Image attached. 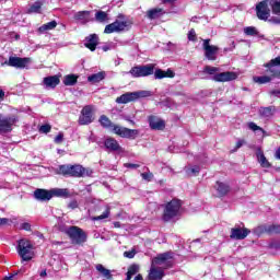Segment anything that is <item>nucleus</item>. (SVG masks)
Returning a JSON list of instances; mask_svg holds the SVG:
<instances>
[{
  "mask_svg": "<svg viewBox=\"0 0 280 280\" xmlns=\"http://www.w3.org/2000/svg\"><path fill=\"white\" fill-rule=\"evenodd\" d=\"M187 176H198L200 174V166L198 165H188L185 167Z\"/></svg>",
  "mask_w": 280,
  "mask_h": 280,
  "instance_id": "obj_32",
  "label": "nucleus"
},
{
  "mask_svg": "<svg viewBox=\"0 0 280 280\" xmlns=\"http://www.w3.org/2000/svg\"><path fill=\"white\" fill-rule=\"evenodd\" d=\"M52 172L59 176H70L72 178H82L86 176V168L80 164H62L57 168H52Z\"/></svg>",
  "mask_w": 280,
  "mask_h": 280,
  "instance_id": "obj_3",
  "label": "nucleus"
},
{
  "mask_svg": "<svg viewBox=\"0 0 280 280\" xmlns=\"http://www.w3.org/2000/svg\"><path fill=\"white\" fill-rule=\"evenodd\" d=\"M3 97H5V92H3V90H0V100H3Z\"/></svg>",
  "mask_w": 280,
  "mask_h": 280,
  "instance_id": "obj_59",
  "label": "nucleus"
},
{
  "mask_svg": "<svg viewBox=\"0 0 280 280\" xmlns=\"http://www.w3.org/2000/svg\"><path fill=\"white\" fill-rule=\"evenodd\" d=\"M127 73H130L132 78H148V75H152L154 73V65L136 66Z\"/></svg>",
  "mask_w": 280,
  "mask_h": 280,
  "instance_id": "obj_10",
  "label": "nucleus"
},
{
  "mask_svg": "<svg viewBox=\"0 0 280 280\" xmlns=\"http://www.w3.org/2000/svg\"><path fill=\"white\" fill-rule=\"evenodd\" d=\"M147 16L151 21L159 19V16H163V9H151L147 12Z\"/></svg>",
  "mask_w": 280,
  "mask_h": 280,
  "instance_id": "obj_33",
  "label": "nucleus"
},
{
  "mask_svg": "<svg viewBox=\"0 0 280 280\" xmlns=\"http://www.w3.org/2000/svg\"><path fill=\"white\" fill-rule=\"evenodd\" d=\"M244 34H246V36H257L259 32H257L255 26H247L244 28Z\"/></svg>",
  "mask_w": 280,
  "mask_h": 280,
  "instance_id": "obj_38",
  "label": "nucleus"
},
{
  "mask_svg": "<svg viewBox=\"0 0 280 280\" xmlns=\"http://www.w3.org/2000/svg\"><path fill=\"white\" fill-rule=\"evenodd\" d=\"M271 95H275V97H280V90L271 91Z\"/></svg>",
  "mask_w": 280,
  "mask_h": 280,
  "instance_id": "obj_56",
  "label": "nucleus"
},
{
  "mask_svg": "<svg viewBox=\"0 0 280 280\" xmlns=\"http://www.w3.org/2000/svg\"><path fill=\"white\" fill-rule=\"evenodd\" d=\"M60 84V78L58 75L45 77L43 79V85L45 89H56Z\"/></svg>",
  "mask_w": 280,
  "mask_h": 280,
  "instance_id": "obj_20",
  "label": "nucleus"
},
{
  "mask_svg": "<svg viewBox=\"0 0 280 280\" xmlns=\"http://www.w3.org/2000/svg\"><path fill=\"white\" fill-rule=\"evenodd\" d=\"M212 80L214 82H233V80H237V73L231 71L217 73L212 77Z\"/></svg>",
  "mask_w": 280,
  "mask_h": 280,
  "instance_id": "obj_16",
  "label": "nucleus"
},
{
  "mask_svg": "<svg viewBox=\"0 0 280 280\" xmlns=\"http://www.w3.org/2000/svg\"><path fill=\"white\" fill-rule=\"evenodd\" d=\"M125 167L129 170H137L139 167V164L126 163Z\"/></svg>",
  "mask_w": 280,
  "mask_h": 280,
  "instance_id": "obj_53",
  "label": "nucleus"
},
{
  "mask_svg": "<svg viewBox=\"0 0 280 280\" xmlns=\"http://www.w3.org/2000/svg\"><path fill=\"white\" fill-rule=\"evenodd\" d=\"M104 148L106 152H116L117 154H124V148L119 145V141H117L115 138H105Z\"/></svg>",
  "mask_w": 280,
  "mask_h": 280,
  "instance_id": "obj_12",
  "label": "nucleus"
},
{
  "mask_svg": "<svg viewBox=\"0 0 280 280\" xmlns=\"http://www.w3.org/2000/svg\"><path fill=\"white\" fill-rule=\"evenodd\" d=\"M133 280H143V276L138 275V276H136V277H135V279H133Z\"/></svg>",
  "mask_w": 280,
  "mask_h": 280,
  "instance_id": "obj_60",
  "label": "nucleus"
},
{
  "mask_svg": "<svg viewBox=\"0 0 280 280\" xmlns=\"http://www.w3.org/2000/svg\"><path fill=\"white\" fill-rule=\"evenodd\" d=\"M275 78H279V77L273 75V73H268V70H266L265 75L254 77V82H256L257 84H268V82H272Z\"/></svg>",
  "mask_w": 280,
  "mask_h": 280,
  "instance_id": "obj_24",
  "label": "nucleus"
},
{
  "mask_svg": "<svg viewBox=\"0 0 280 280\" xmlns=\"http://www.w3.org/2000/svg\"><path fill=\"white\" fill-rule=\"evenodd\" d=\"M137 272H139V265H131L127 271V273H129V276H131V277H135V275H137Z\"/></svg>",
  "mask_w": 280,
  "mask_h": 280,
  "instance_id": "obj_41",
  "label": "nucleus"
},
{
  "mask_svg": "<svg viewBox=\"0 0 280 280\" xmlns=\"http://www.w3.org/2000/svg\"><path fill=\"white\" fill-rule=\"evenodd\" d=\"M256 155L261 167H270V162H268V160L266 159V155H264V151L258 150Z\"/></svg>",
  "mask_w": 280,
  "mask_h": 280,
  "instance_id": "obj_34",
  "label": "nucleus"
},
{
  "mask_svg": "<svg viewBox=\"0 0 280 280\" xmlns=\"http://www.w3.org/2000/svg\"><path fill=\"white\" fill-rule=\"evenodd\" d=\"M32 62V59L24 57H9V60L4 62L8 67H14L15 69H25Z\"/></svg>",
  "mask_w": 280,
  "mask_h": 280,
  "instance_id": "obj_13",
  "label": "nucleus"
},
{
  "mask_svg": "<svg viewBox=\"0 0 280 280\" xmlns=\"http://www.w3.org/2000/svg\"><path fill=\"white\" fill-rule=\"evenodd\" d=\"M176 0H163V3H174Z\"/></svg>",
  "mask_w": 280,
  "mask_h": 280,
  "instance_id": "obj_62",
  "label": "nucleus"
},
{
  "mask_svg": "<svg viewBox=\"0 0 280 280\" xmlns=\"http://www.w3.org/2000/svg\"><path fill=\"white\" fill-rule=\"evenodd\" d=\"M39 276L40 277H47V271L46 270L40 271Z\"/></svg>",
  "mask_w": 280,
  "mask_h": 280,
  "instance_id": "obj_61",
  "label": "nucleus"
},
{
  "mask_svg": "<svg viewBox=\"0 0 280 280\" xmlns=\"http://www.w3.org/2000/svg\"><path fill=\"white\" fill-rule=\"evenodd\" d=\"M218 71H220V69L217 67L206 66L203 68V73H208L209 75H215Z\"/></svg>",
  "mask_w": 280,
  "mask_h": 280,
  "instance_id": "obj_40",
  "label": "nucleus"
},
{
  "mask_svg": "<svg viewBox=\"0 0 280 280\" xmlns=\"http://www.w3.org/2000/svg\"><path fill=\"white\" fill-rule=\"evenodd\" d=\"M271 9L273 14L280 16V2L278 0H271Z\"/></svg>",
  "mask_w": 280,
  "mask_h": 280,
  "instance_id": "obj_39",
  "label": "nucleus"
},
{
  "mask_svg": "<svg viewBox=\"0 0 280 280\" xmlns=\"http://www.w3.org/2000/svg\"><path fill=\"white\" fill-rule=\"evenodd\" d=\"M103 51H109V49H112L110 45H105L102 47Z\"/></svg>",
  "mask_w": 280,
  "mask_h": 280,
  "instance_id": "obj_58",
  "label": "nucleus"
},
{
  "mask_svg": "<svg viewBox=\"0 0 280 280\" xmlns=\"http://www.w3.org/2000/svg\"><path fill=\"white\" fill-rule=\"evenodd\" d=\"M39 132H43L44 135H47L48 132H51V125L40 126Z\"/></svg>",
  "mask_w": 280,
  "mask_h": 280,
  "instance_id": "obj_46",
  "label": "nucleus"
},
{
  "mask_svg": "<svg viewBox=\"0 0 280 280\" xmlns=\"http://www.w3.org/2000/svg\"><path fill=\"white\" fill-rule=\"evenodd\" d=\"M58 26V22H56L55 20L51 21V22H48L44 25H42L39 28H38V32H40L42 34L45 33V32H49L51 30H56V27Z\"/></svg>",
  "mask_w": 280,
  "mask_h": 280,
  "instance_id": "obj_31",
  "label": "nucleus"
},
{
  "mask_svg": "<svg viewBox=\"0 0 280 280\" xmlns=\"http://www.w3.org/2000/svg\"><path fill=\"white\" fill-rule=\"evenodd\" d=\"M250 231L248 229L234 228L231 230V240H246Z\"/></svg>",
  "mask_w": 280,
  "mask_h": 280,
  "instance_id": "obj_19",
  "label": "nucleus"
},
{
  "mask_svg": "<svg viewBox=\"0 0 280 280\" xmlns=\"http://www.w3.org/2000/svg\"><path fill=\"white\" fill-rule=\"evenodd\" d=\"M74 21H79L82 25H86L91 21V11H79L74 13Z\"/></svg>",
  "mask_w": 280,
  "mask_h": 280,
  "instance_id": "obj_23",
  "label": "nucleus"
},
{
  "mask_svg": "<svg viewBox=\"0 0 280 280\" xmlns=\"http://www.w3.org/2000/svg\"><path fill=\"white\" fill-rule=\"evenodd\" d=\"M276 113H277V107L275 106L261 107L259 109L260 116L265 118L272 117Z\"/></svg>",
  "mask_w": 280,
  "mask_h": 280,
  "instance_id": "obj_27",
  "label": "nucleus"
},
{
  "mask_svg": "<svg viewBox=\"0 0 280 280\" xmlns=\"http://www.w3.org/2000/svg\"><path fill=\"white\" fill-rule=\"evenodd\" d=\"M78 82V77L74 74H68L63 79V84L66 86H73V84H77Z\"/></svg>",
  "mask_w": 280,
  "mask_h": 280,
  "instance_id": "obj_35",
  "label": "nucleus"
},
{
  "mask_svg": "<svg viewBox=\"0 0 280 280\" xmlns=\"http://www.w3.org/2000/svg\"><path fill=\"white\" fill-rule=\"evenodd\" d=\"M125 121H128L131 124V126H135V120L130 119L129 116H125Z\"/></svg>",
  "mask_w": 280,
  "mask_h": 280,
  "instance_id": "obj_57",
  "label": "nucleus"
},
{
  "mask_svg": "<svg viewBox=\"0 0 280 280\" xmlns=\"http://www.w3.org/2000/svg\"><path fill=\"white\" fill-rule=\"evenodd\" d=\"M66 233L70 237L72 244H84V242H86V234L78 226L68 228Z\"/></svg>",
  "mask_w": 280,
  "mask_h": 280,
  "instance_id": "obj_9",
  "label": "nucleus"
},
{
  "mask_svg": "<svg viewBox=\"0 0 280 280\" xmlns=\"http://www.w3.org/2000/svg\"><path fill=\"white\" fill-rule=\"evenodd\" d=\"M110 215V210L106 209L101 215L95 217L94 220H106Z\"/></svg>",
  "mask_w": 280,
  "mask_h": 280,
  "instance_id": "obj_45",
  "label": "nucleus"
},
{
  "mask_svg": "<svg viewBox=\"0 0 280 280\" xmlns=\"http://www.w3.org/2000/svg\"><path fill=\"white\" fill-rule=\"evenodd\" d=\"M95 106L86 105L81 109V114L79 116L80 126H89V124H93L95 121Z\"/></svg>",
  "mask_w": 280,
  "mask_h": 280,
  "instance_id": "obj_8",
  "label": "nucleus"
},
{
  "mask_svg": "<svg viewBox=\"0 0 280 280\" xmlns=\"http://www.w3.org/2000/svg\"><path fill=\"white\" fill-rule=\"evenodd\" d=\"M4 280H13L12 277H5Z\"/></svg>",
  "mask_w": 280,
  "mask_h": 280,
  "instance_id": "obj_64",
  "label": "nucleus"
},
{
  "mask_svg": "<svg viewBox=\"0 0 280 280\" xmlns=\"http://www.w3.org/2000/svg\"><path fill=\"white\" fill-rule=\"evenodd\" d=\"M98 121L103 128H106L107 130H112V132H114V135H117L118 137H121L122 139H135L136 137H139V130L128 129L126 127L115 125V124H113L110 118H108L106 115H102L100 117Z\"/></svg>",
  "mask_w": 280,
  "mask_h": 280,
  "instance_id": "obj_2",
  "label": "nucleus"
},
{
  "mask_svg": "<svg viewBox=\"0 0 280 280\" xmlns=\"http://www.w3.org/2000/svg\"><path fill=\"white\" fill-rule=\"evenodd\" d=\"M69 209H78V201L73 200L68 205Z\"/></svg>",
  "mask_w": 280,
  "mask_h": 280,
  "instance_id": "obj_54",
  "label": "nucleus"
},
{
  "mask_svg": "<svg viewBox=\"0 0 280 280\" xmlns=\"http://www.w3.org/2000/svg\"><path fill=\"white\" fill-rule=\"evenodd\" d=\"M248 128L249 130H253V132H257V130H259L260 132H265L264 128L257 126V124L255 122H248Z\"/></svg>",
  "mask_w": 280,
  "mask_h": 280,
  "instance_id": "obj_42",
  "label": "nucleus"
},
{
  "mask_svg": "<svg viewBox=\"0 0 280 280\" xmlns=\"http://www.w3.org/2000/svg\"><path fill=\"white\" fill-rule=\"evenodd\" d=\"M141 177L143 180H148V183H150V180L154 178V174H152V172L141 173Z\"/></svg>",
  "mask_w": 280,
  "mask_h": 280,
  "instance_id": "obj_44",
  "label": "nucleus"
},
{
  "mask_svg": "<svg viewBox=\"0 0 280 280\" xmlns=\"http://www.w3.org/2000/svg\"><path fill=\"white\" fill-rule=\"evenodd\" d=\"M62 141H65V133H63V132H59V133L55 137V143H61Z\"/></svg>",
  "mask_w": 280,
  "mask_h": 280,
  "instance_id": "obj_49",
  "label": "nucleus"
},
{
  "mask_svg": "<svg viewBox=\"0 0 280 280\" xmlns=\"http://www.w3.org/2000/svg\"><path fill=\"white\" fill-rule=\"evenodd\" d=\"M16 250L22 261H32V259H34V245H32V242L25 238L20 240L18 242Z\"/></svg>",
  "mask_w": 280,
  "mask_h": 280,
  "instance_id": "obj_5",
  "label": "nucleus"
},
{
  "mask_svg": "<svg viewBox=\"0 0 280 280\" xmlns=\"http://www.w3.org/2000/svg\"><path fill=\"white\" fill-rule=\"evenodd\" d=\"M174 264V253L166 252L158 255L152 259L151 268L149 271V280H161L165 277V270L172 268Z\"/></svg>",
  "mask_w": 280,
  "mask_h": 280,
  "instance_id": "obj_1",
  "label": "nucleus"
},
{
  "mask_svg": "<svg viewBox=\"0 0 280 280\" xmlns=\"http://www.w3.org/2000/svg\"><path fill=\"white\" fill-rule=\"evenodd\" d=\"M135 255H137V250H135V249L124 253V257H127V259H133Z\"/></svg>",
  "mask_w": 280,
  "mask_h": 280,
  "instance_id": "obj_47",
  "label": "nucleus"
},
{
  "mask_svg": "<svg viewBox=\"0 0 280 280\" xmlns=\"http://www.w3.org/2000/svg\"><path fill=\"white\" fill-rule=\"evenodd\" d=\"M97 272H100V275H102V277H104L107 280L113 279V275L110 273V270L106 269L102 264H98L95 266Z\"/></svg>",
  "mask_w": 280,
  "mask_h": 280,
  "instance_id": "obj_29",
  "label": "nucleus"
},
{
  "mask_svg": "<svg viewBox=\"0 0 280 280\" xmlns=\"http://www.w3.org/2000/svg\"><path fill=\"white\" fill-rule=\"evenodd\" d=\"M16 124L15 116H3L0 115V133L11 132L12 126Z\"/></svg>",
  "mask_w": 280,
  "mask_h": 280,
  "instance_id": "obj_14",
  "label": "nucleus"
},
{
  "mask_svg": "<svg viewBox=\"0 0 280 280\" xmlns=\"http://www.w3.org/2000/svg\"><path fill=\"white\" fill-rule=\"evenodd\" d=\"M211 39H203L205 56L208 60H215V54H218V46L210 45Z\"/></svg>",
  "mask_w": 280,
  "mask_h": 280,
  "instance_id": "obj_15",
  "label": "nucleus"
},
{
  "mask_svg": "<svg viewBox=\"0 0 280 280\" xmlns=\"http://www.w3.org/2000/svg\"><path fill=\"white\" fill-rule=\"evenodd\" d=\"M143 97H152L150 91H137V92H127L116 98L117 104H128L130 102H136V100H141Z\"/></svg>",
  "mask_w": 280,
  "mask_h": 280,
  "instance_id": "obj_6",
  "label": "nucleus"
},
{
  "mask_svg": "<svg viewBox=\"0 0 280 280\" xmlns=\"http://www.w3.org/2000/svg\"><path fill=\"white\" fill-rule=\"evenodd\" d=\"M95 21L97 23H106L108 21V13L104 11H97L95 13Z\"/></svg>",
  "mask_w": 280,
  "mask_h": 280,
  "instance_id": "obj_36",
  "label": "nucleus"
},
{
  "mask_svg": "<svg viewBox=\"0 0 280 280\" xmlns=\"http://www.w3.org/2000/svg\"><path fill=\"white\" fill-rule=\"evenodd\" d=\"M270 8H272V0H264L256 5V14L260 21H268L270 19Z\"/></svg>",
  "mask_w": 280,
  "mask_h": 280,
  "instance_id": "obj_11",
  "label": "nucleus"
},
{
  "mask_svg": "<svg viewBox=\"0 0 280 280\" xmlns=\"http://www.w3.org/2000/svg\"><path fill=\"white\" fill-rule=\"evenodd\" d=\"M217 191L219 194V196H226V194H229V191H231V187L229 186V184H224L222 182H217Z\"/></svg>",
  "mask_w": 280,
  "mask_h": 280,
  "instance_id": "obj_28",
  "label": "nucleus"
},
{
  "mask_svg": "<svg viewBox=\"0 0 280 280\" xmlns=\"http://www.w3.org/2000/svg\"><path fill=\"white\" fill-rule=\"evenodd\" d=\"M10 222V219L8 218H0V226H5Z\"/></svg>",
  "mask_w": 280,
  "mask_h": 280,
  "instance_id": "obj_55",
  "label": "nucleus"
},
{
  "mask_svg": "<svg viewBox=\"0 0 280 280\" xmlns=\"http://www.w3.org/2000/svg\"><path fill=\"white\" fill-rule=\"evenodd\" d=\"M188 40H191L192 43L196 42V30L191 28L188 32Z\"/></svg>",
  "mask_w": 280,
  "mask_h": 280,
  "instance_id": "obj_48",
  "label": "nucleus"
},
{
  "mask_svg": "<svg viewBox=\"0 0 280 280\" xmlns=\"http://www.w3.org/2000/svg\"><path fill=\"white\" fill-rule=\"evenodd\" d=\"M149 126L151 130H165V120L156 116H149Z\"/></svg>",
  "mask_w": 280,
  "mask_h": 280,
  "instance_id": "obj_18",
  "label": "nucleus"
},
{
  "mask_svg": "<svg viewBox=\"0 0 280 280\" xmlns=\"http://www.w3.org/2000/svg\"><path fill=\"white\" fill-rule=\"evenodd\" d=\"M51 198L56 196L57 198H70L71 194L67 188H52L50 189Z\"/></svg>",
  "mask_w": 280,
  "mask_h": 280,
  "instance_id": "obj_25",
  "label": "nucleus"
},
{
  "mask_svg": "<svg viewBox=\"0 0 280 280\" xmlns=\"http://www.w3.org/2000/svg\"><path fill=\"white\" fill-rule=\"evenodd\" d=\"M183 207V201L178 199H173L168 203H166L163 220L164 222H170V220H174V218H178L180 215V209Z\"/></svg>",
  "mask_w": 280,
  "mask_h": 280,
  "instance_id": "obj_4",
  "label": "nucleus"
},
{
  "mask_svg": "<svg viewBox=\"0 0 280 280\" xmlns=\"http://www.w3.org/2000/svg\"><path fill=\"white\" fill-rule=\"evenodd\" d=\"M265 67H267V73H273V75L280 78V56L271 59Z\"/></svg>",
  "mask_w": 280,
  "mask_h": 280,
  "instance_id": "obj_17",
  "label": "nucleus"
},
{
  "mask_svg": "<svg viewBox=\"0 0 280 280\" xmlns=\"http://www.w3.org/2000/svg\"><path fill=\"white\" fill-rule=\"evenodd\" d=\"M262 231L265 233H269V234L279 233L280 226L279 225H262Z\"/></svg>",
  "mask_w": 280,
  "mask_h": 280,
  "instance_id": "obj_37",
  "label": "nucleus"
},
{
  "mask_svg": "<svg viewBox=\"0 0 280 280\" xmlns=\"http://www.w3.org/2000/svg\"><path fill=\"white\" fill-rule=\"evenodd\" d=\"M131 279H132V276H130L129 273H127L126 280H131Z\"/></svg>",
  "mask_w": 280,
  "mask_h": 280,
  "instance_id": "obj_63",
  "label": "nucleus"
},
{
  "mask_svg": "<svg viewBox=\"0 0 280 280\" xmlns=\"http://www.w3.org/2000/svg\"><path fill=\"white\" fill-rule=\"evenodd\" d=\"M106 78V72L101 71L94 74H91L88 77V82H91V84H97V82H102Z\"/></svg>",
  "mask_w": 280,
  "mask_h": 280,
  "instance_id": "obj_26",
  "label": "nucleus"
},
{
  "mask_svg": "<svg viewBox=\"0 0 280 280\" xmlns=\"http://www.w3.org/2000/svg\"><path fill=\"white\" fill-rule=\"evenodd\" d=\"M21 229L23 231H32V224H30L28 222H24L21 224Z\"/></svg>",
  "mask_w": 280,
  "mask_h": 280,
  "instance_id": "obj_50",
  "label": "nucleus"
},
{
  "mask_svg": "<svg viewBox=\"0 0 280 280\" xmlns=\"http://www.w3.org/2000/svg\"><path fill=\"white\" fill-rule=\"evenodd\" d=\"M100 43V37L97 34H92L85 38V47L90 49V51H95L97 49V44Z\"/></svg>",
  "mask_w": 280,
  "mask_h": 280,
  "instance_id": "obj_21",
  "label": "nucleus"
},
{
  "mask_svg": "<svg viewBox=\"0 0 280 280\" xmlns=\"http://www.w3.org/2000/svg\"><path fill=\"white\" fill-rule=\"evenodd\" d=\"M154 78L155 80H163V78H165V71L156 69L154 72Z\"/></svg>",
  "mask_w": 280,
  "mask_h": 280,
  "instance_id": "obj_43",
  "label": "nucleus"
},
{
  "mask_svg": "<svg viewBox=\"0 0 280 280\" xmlns=\"http://www.w3.org/2000/svg\"><path fill=\"white\" fill-rule=\"evenodd\" d=\"M131 27L130 21L127 20H116L114 23L105 26L104 34H115L119 32H126Z\"/></svg>",
  "mask_w": 280,
  "mask_h": 280,
  "instance_id": "obj_7",
  "label": "nucleus"
},
{
  "mask_svg": "<svg viewBox=\"0 0 280 280\" xmlns=\"http://www.w3.org/2000/svg\"><path fill=\"white\" fill-rule=\"evenodd\" d=\"M246 143V140H238L236 142V147L234 149V152H237V150H240V148H242V145H244Z\"/></svg>",
  "mask_w": 280,
  "mask_h": 280,
  "instance_id": "obj_52",
  "label": "nucleus"
},
{
  "mask_svg": "<svg viewBox=\"0 0 280 280\" xmlns=\"http://www.w3.org/2000/svg\"><path fill=\"white\" fill-rule=\"evenodd\" d=\"M40 10H43V2L36 1L30 7L27 14H40Z\"/></svg>",
  "mask_w": 280,
  "mask_h": 280,
  "instance_id": "obj_30",
  "label": "nucleus"
},
{
  "mask_svg": "<svg viewBox=\"0 0 280 280\" xmlns=\"http://www.w3.org/2000/svg\"><path fill=\"white\" fill-rule=\"evenodd\" d=\"M34 196L36 200H40L42 202L49 201L51 200V190L38 188L34 191Z\"/></svg>",
  "mask_w": 280,
  "mask_h": 280,
  "instance_id": "obj_22",
  "label": "nucleus"
},
{
  "mask_svg": "<svg viewBox=\"0 0 280 280\" xmlns=\"http://www.w3.org/2000/svg\"><path fill=\"white\" fill-rule=\"evenodd\" d=\"M174 75H176V73L171 69L164 71V78H174Z\"/></svg>",
  "mask_w": 280,
  "mask_h": 280,
  "instance_id": "obj_51",
  "label": "nucleus"
}]
</instances>
